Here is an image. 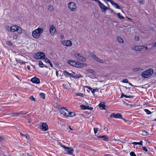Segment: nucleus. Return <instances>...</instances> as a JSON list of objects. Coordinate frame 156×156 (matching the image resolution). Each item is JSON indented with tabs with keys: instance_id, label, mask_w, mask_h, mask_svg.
Wrapping results in <instances>:
<instances>
[{
	"instance_id": "nucleus-4",
	"label": "nucleus",
	"mask_w": 156,
	"mask_h": 156,
	"mask_svg": "<svg viewBox=\"0 0 156 156\" xmlns=\"http://www.w3.org/2000/svg\"><path fill=\"white\" fill-rule=\"evenodd\" d=\"M59 145L64 149V151L66 152L67 153L69 154H72L73 151V149L72 148H69L66 147L65 146L62 145L61 144L59 143Z\"/></svg>"
},
{
	"instance_id": "nucleus-7",
	"label": "nucleus",
	"mask_w": 156,
	"mask_h": 156,
	"mask_svg": "<svg viewBox=\"0 0 156 156\" xmlns=\"http://www.w3.org/2000/svg\"><path fill=\"white\" fill-rule=\"evenodd\" d=\"M96 2H98V4H99V6L101 9V11L103 12H105L108 8L99 0L96 1Z\"/></svg>"
},
{
	"instance_id": "nucleus-33",
	"label": "nucleus",
	"mask_w": 156,
	"mask_h": 156,
	"mask_svg": "<svg viewBox=\"0 0 156 156\" xmlns=\"http://www.w3.org/2000/svg\"><path fill=\"white\" fill-rule=\"evenodd\" d=\"M10 27L9 25H6L5 26V28L6 30H7L9 31H10Z\"/></svg>"
},
{
	"instance_id": "nucleus-35",
	"label": "nucleus",
	"mask_w": 156,
	"mask_h": 156,
	"mask_svg": "<svg viewBox=\"0 0 156 156\" xmlns=\"http://www.w3.org/2000/svg\"><path fill=\"white\" fill-rule=\"evenodd\" d=\"M99 130V129L98 128H94V133L95 134H96L98 133V132Z\"/></svg>"
},
{
	"instance_id": "nucleus-13",
	"label": "nucleus",
	"mask_w": 156,
	"mask_h": 156,
	"mask_svg": "<svg viewBox=\"0 0 156 156\" xmlns=\"http://www.w3.org/2000/svg\"><path fill=\"white\" fill-rule=\"evenodd\" d=\"M40 129L43 131H45L48 129V126L46 123H42L41 126L40 127Z\"/></svg>"
},
{
	"instance_id": "nucleus-62",
	"label": "nucleus",
	"mask_w": 156,
	"mask_h": 156,
	"mask_svg": "<svg viewBox=\"0 0 156 156\" xmlns=\"http://www.w3.org/2000/svg\"><path fill=\"white\" fill-rule=\"evenodd\" d=\"M27 68H28V69H30V66H27Z\"/></svg>"
},
{
	"instance_id": "nucleus-1",
	"label": "nucleus",
	"mask_w": 156,
	"mask_h": 156,
	"mask_svg": "<svg viewBox=\"0 0 156 156\" xmlns=\"http://www.w3.org/2000/svg\"><path fill=\"white\" fill-rule=\"evenodd\" d=\"M70 73H69L66 71H64V75L66 77H72L75 79L79 78L82 76V75L80 74H76L75 73L71 71H70Z\"/></svg>"
},
{
	"instance_id": "nucleus-22",
	"label": "nucleus",
	"mask_w": 156,
	"mask_h": 156,
	"mask_svg": "<svg viewBox=\"0 0 156 156\" xmlns=\"http://www.w3.org/2000/svg\"><path fill=\"white\" fill-rule=\"evenodd\" d=\"M143 70V69L140 67H138L133 69L134 72L140 71Z\"/></svg>"
},
{
	"instance_id": "nucleus-42",
	"label": "nucleus",
	"mask_w": 156,
	"mask_h": 156,
	"mask_svg": "<svg viewBox=\"0 0 156 156\" xmlns=\"http://www.w3.org/2000/svg\"><path fill=\"white\" fill-rule=\"evenodd\" d=\"M122 82L124 83H128L129 81L127 79H124L122 80Z\"/></svg>"
},
{
	"instance_id": "nucleus-15",
	"label": "nucleus",
	"mask_w": 156,
	"mask_h": 156,
	"mask_svg": "<svg viewBox=\"0 0 156 156\" xmlns=\"http://www.w3.org/2000/svg\"><path fill=\"white\" fill-rule=\"evenodd\" d=\"M60 111L61 113L63 115L66 116L68 111L65 108H61Z\"/></svg>"
},
{
	"instance_id": "nucleus-50",
	"label": "nucleus",
	"mask_w": 156,
	"mask_h": 156,
	"mask_svg": "<svg viewBox=\"0 0 156 156\" xmlns=\"http://www.w3.org/2000/svg\"><path fill=\"white\" fill-rule=\"evenodd\" d=\"M143 143V141H140V142H138V144L142 145Z\"/></svg>"
},
{
	"instance_id": "nucleus-53",
	"label": "nucleus",
	"mask_w": 156,
	"mask_h": 156,
	"mask_svg": "<svg viewBox=\"0 0 156 156\" xmlns=\"http://www.w3.org/2000/svg\"><path fill=\"white\" fill-rule=\"evenodd\" d=\"M48 63H49V65H50V66L51 67H53V66L52 64L51 63V62H50H50H49Z\"/></svg>"
},
{
	"instance_id": "nucleus-56",
	"label": "nucleus",
	"mask_w": 156,
	"mask_h": 156,
	"mask_svg": "<svg viewBox=\"0 0 156 156\" xmlns=\"http://www.w3.org/2000/svg\"><path fill=\"white\" fill-rule=\"evenodd\" d=\"M135 39L136 41H138V37L136 36V37H135Z\"/></svg>"
},
{
	"instance_id": "nucleus-24",
	"label": "nucleus",
	"mask_w": 156,
	"mask_h": 156,
	"mask_svg": "<svg viewBox=\"0 0 156 156\" xmlns=\"http://www.w3.org/2000/svg\"><path fill=\"white\" fill-rule=\"evenodd\" d=\"M112 5L115 8H116L119 9L120 8V7L116 3L113 2V3L112 4Z\"/></svg>"
},
{
	"instance_id": "nucleus-52",
	"label": "nucleus",
	"mask_w": 156,
	"mask_h": 156,
	"mask_svg": "<svg viewBox=\"0 0 156 156\" xmlns=\"http://www.w3.org/2000/svg\"><path fill=\"white\" fill-rule=\"evenodd\" d=\"M108 2H110V3L112 4L113 3V1L111 0H106Z\"/></svg>"
},
{
	"instance_id": "nucleus-2",
	"label": "nucleus",
	"mask_w": 156,
	"mask_h": 156,
	"mask_svg": "<svg viewBox=\"0 0 156 156\" xmlns=\"http://www.w3.org/2000/svg\"><path fill=\"white\" fill-rule=\"evenodd\" d=\"M153 73L152 69L150 68L144 71L141 74V76L144 78H147L151 76Z\"/></svg>"
},
{
	"instance_id": "nucleus-43",
	"label": "nucleus",
	"mask_w": 156,
	"mask_h": 156,
	"mask_svg": "<svg viewBox=\"0 0 156 156\" xmlns=\"http://www.w3.org/2000/svg\"><path fill=\"white\" fill-rule=\"evenodd\" d=\"M7 44L9 46H11L12 45V42L11 41H8L7 42Z\"/></svg>"
},
{
	"instance_id": "nucleus-6",
	"label": "nucleus",
	"mask_w": 156,
	"mask_h": 156,
	"mask_svg": "<svg viewBox=\"0 0 156 156\" xmlns=\"http://www.w3.org/2000/svg\"><path fill=\"white\" fill-rule=\"evenodd\" d=\"M34 57L36 59H42L45 57V55L43 52H39L35 54Z\"/></svg>"
},
{
	"instance_id": "nucleus-46",
	"label": "nucleus",
	"mask_w": 156,
	"mask_h": 156,
	"mask_svg": "<svg viewBox=\"0 0 156 156\" xmlns=\"http://www.w3.org/2000/svg\"><path fill=\"white\" fill-rule=\"evenodd\" d=\"M143 150L146 152H147V149L145 147H143Z\"/></svg>"
},
{
	"instance_id": "nucleus-38",
	"label": "nucleus",
	"mask_w": 156,
	"mask_h": 156,
	"mask_svg": "<svg viewBox=\"0 0 156 156\" xmlns=\"http://www.w3.org/2000/svg\"><path fill=\"white\" fill-rule=\"evenodd\" d=\"M76 95L77 96H81V97H83L84 94L81 93H78L76 94Z\"/></svg>"
},
{
	"instance_id": "nucleus-32",
	"label": "nucleus",
	"mask_w": 156,
	"mask_h": 156,
	"mask_svg": "<svg viewBox=\"0 0 156 156\" xmlns=\"http://www.w3.org/2000/svg\"><path fill=\"white\" fill-rule=\"evenodd\" d=\"M87 71L88 73H90L92 74H93L94 71L92 69H88L87 70Z\"/></svg>"
},
{
	"instance_id": "nucleus-21",
	"label": "nucleus",
	"mask_w": 156,
	"mask_h": 156,
	"mask_svg": "<svg viewBox=\"0 0 156 156\" xmlns=\"http://www.w3.org/2000/svg\"><path fill=\"white\" fill-rule=\"evenodd\" d=\"M75 115L76 114L74 112H69L68 111V113H67V115L66 117H73L75 116Z\"/></svg>"
},
{
	"instance_id": "nucleus-25",
	"label": "nucleus",
	"mask_w": 156,
	"mask_h": 156,
	"mask_svg": "<svg viewBox=\"0 0 156 156\" xmlns=\"http://www.w3.org/2000/svg\"><path fill=\"white\" fill-rule=\"evenodd\" d=\"M16 59L17 62L20 63L21 64H25L27 62H24L19 59Z\"/></svg>"
},
{
	"instance_id": "nucleus-18",
	"label": "nucleus",
	"mask_w": 156,
	"mask_h": 156,
	"mask_svg": "<svg viewBox=\"0 0 156 156\" xmlns=\"http://www.w3.org/2000/svg\"><path fill=\"white\" fill-rule=\"evenodd\" d=\"M87 65L83 63H80L79 62H76V66L78 68H82L84 66H85Z\"/></svg>"
},
{
	"instance_id": "nucleus-5",
	"label": "nucleus",
	"mask_w": 156,
	"mask_h": 156,
	"mask_svg": "<svg viewBox=\"0 0 156 156\" xmlns=\"http://www.w3.org/2000/svg\"><path fill=\"white\" fill-rule=\"evenodd\" d=\"M10 31L12 32H13L16 31L19 34H20L22 32L21 28L17 26H12L10 27Z\"/></svg>"
},
{
	"instance_id": "nucleus-49",
	"label": "nucleus",
	"mask_w": 156,
	"mask_h": 156,
	"mask_svg": "<svg viewBox=\"0 0 156 156\" xmlns=\"http://www.w3.org/2000/svg\"><path fill=\"white\" fill-rule=\"evenodd\" d=\"M85 87H87V88L88 89L90 90H91L92 89V88H91V87H90L89 86H86Z\"/></svg>"
},
{
	"instance_id": "nucleus-8",
	"label": "nucleus",
	"mask_w": 156,
	"mask_h": 156,
	"mask_svg": "<svg viewBox=\"0 0 156 156\" xmlns=\"http://www.w3.org/2000/svg\"><path fill=\"white\" fill-rule=\"evenodd\" d=\"M69 8L72 11H75L76 10V4L74 2H70L68 4Z\"/></svg>"
},
{
	"instance_id": "nucleus-37",
	"label": "nucleus",
	"mask_w": 156,
	"mask_h": 156,
	"mask_svg": "<svg viewBox=\"0 0 156 156\" xmlns=\"http://www.w3.org/2000/svg\"><path fill=\"white\" fill-rule=\"evenodd\" d=\"M30 99L34 101H35V98L33 96H31L30 98Z\"/></svg>"
},
{
	"instance_id": "nucleus-41",
	"label": "nucleus",
	"mask_w": 156,
	"mask_h": 156,
	"mask_svg": "<svg viewBox=\"0 0 156 156\" xmlns=\"http://www.w3.org/2000/svg\"><path fill=\"white\" fill-rule=\"evenodd\" d=\"M130 154L131 156H136L133 152H131L130 153Z\"/></svg>"
},
{
	"instance_id": "nucleus-14",
	"label": "nucleus",
	"mask_w": 156,
	"mask_h": 156,
	"mask_svg": "<svg viewBox=\"0 0 156 156\" xmlns=\"http://www.w3.org/2000/svg\"><path fill=\"white\" fill-rule=\"evenodd\" d=\"M50 32L51 35H54L56 32V29L53 26H51L49 28Z\"/></svg>"
},
{
	"instance_id": "nucleus-51",
	"label": "nucleus",
	"mask_w": 156,
	"mask_h": 156,
	"mask_svg": "<svg viewBox=\"0 0 156 156\" xmlns=\"http://www.w3.org/2000/svg\"><path fill=\"white\" fill-rule=\"evenodd\" d=\"M152 46L153 47H156V42L155 43H154L152 45Z\"/></svg>"
},
{
	"instance_id": "nucleus-34",
	"label": "nucleus",
	"mask_w": 156,
	"mask_h": 156,
	"mask_svg": "<svg viewBox=\"0 0 156 156\" xmlns=\"http://www.w3.org/2000/svg\"><path fill=\"white\" fill-rule=\"evenodd\" d=\"M144 110L147 114H150L151 113V112L147 109H144Z\"/></svg>"
},
{
	"instance_id": "nucleus-31",
	"label": "nucleus",
	"mask_w": 156,
	"mask_h": 156,
	"mask_svg": "<svg viewBox=\"0 0 156 156\" xmlns=\"http://www.w3.org/2000/svg\"><path fill=\"white\" fill-rule=\"evenodd\" d=\"M40 97L42 98H45V94L43 93H41L40 94Z\"/></svg>"
},
{
	"instance_id": "nucleus-36",
	"label": "nucleus",
	"mask_w": 156,
	"mask_h": 156,
	"mask_svg": "<svg viewBox=\"0 0 156 156\" xmlns=\"http://www.w3.org/2000/svg\"><path fill=\"white\" fill-rule=\"evenodd\" d=\"M143 134L144 136L148 135V133L145 130H144L142 131Z\"/></svg>"
},
{
	"instance_id": "nucleus-30",
	"label": "nucleus",
	"mask_w": 156,
	"mask_h": 156,
	"mask_svg": "<svg viewBox=\"0 0 156 156\" xmlns=\"http://www.w3.org/2000/svg\"><path fill=\"white\" fill-rule=\"evenodd\" d=\"M39 66L41 67H44V65L41 61H40L39 62Z\"/></svg>"
},
{
	"instance_id": "nucleus-27",
	"label": "nucleus",
	"mask_w": 156,
	"mask_h": 156,
	"mask_svg": "<svg viewBox=\"0 0 156 156\" xmlns=\"http://www.w3.org/2000/svg\"><path fill=\"white\" fill-rule=\"evenodd\" d=\"M117 15L118 16L120 20H123L124 19V17L123 16H122L120 14V13H119L117 14Z\"/></svg>"
},
{
	"instance_id": "nucleus-59",
	"label": "nucleus",
	"mask_w": 156,
	"mask_h": 156,
	"mask_svg": "<svg viewBox=\"0 0 156 156\" xmlns=\"http://www.w3.org/2000/svg\"><path fill=\"white\" fill-rule=\"evenodd\" d=\"M129 85H130L131 86H133V85L130 83L129 82L128 83Z\"/></svg>"
},
{
	"instance_id": "nucleus-19",
	"label": "nucleus",
	"mask_w": 156,
	"mask_h": 156,
	"mask_svg": "<svg viewBox=\"0 0 156 156\" xmlns=\"http://www.w3.org/2000/svg\"><path fill=\"white\" fill-rule=\"evenodd\" d=\"M80 107L82 109H89L91 110L93 109L92 107H90L89 106H87L84 105H81Z\"/></svg>"
},
{
	"instance_id": "nucleus-29",
	"label": "nucleus",
	"mask_w": 156,
	"mask_h": 156,
	"mask_svg": "<svg viewBox=\"0 0 156 156\" xmlns=\"http://www.w3.org/2000/svg\"><path fill=\"white\" fill-rule=\"evenodd\" d=\"M123 96H124V97H126V98H133V96H130V95L127 96V95H124L123 94H122L121 95V98H122Z\"/></svg>"
},
{
	"instance_id": "nucleus-61",
	"label": "nucleus",
	"mask_w": 156,
	"mask_h": 156,
	"mask_svg": "<svg viewBox=\"0 0 156 156\" xmlns=\"http://www.w3.org/2000/svg\"><path fill=\"white\" fill-rule=\"evenodd\" d=\"M56 75L57 76H58V71H56Z\"/></svg>"
},
{
	"instance_id": "nucleus-11",
	"label": "nucleus",
	"mask_w": 156,
	"mask_h": 156,
	"mask_svg": "<svg viewBox=\"0 0 156 156\" xmlns=\"http://www.w3.org/2000/svg\"><path fill=\"white\" fill-rule=\"evenodd\" d=\"M61 42L62 44L67 46H70L72 45L71 41L70 40H63Z\"/></svg>"
},
{
	"instance_id": "nucleus-55",
	"label": "nucleus",
	"mask_w": 156,
	"mask_h": 156,
	"mask_svg": "<svg viewBox=\"0 0 156 156\" xmlns=\"http://www.w3.org/2000/svg\"><path fill=\"white\" fill-rule=\"evenodd\" d=\"M144 0H139V1H140V3L141 4H143V2L144 1Z\"/></svg>"
},
{
	"instance_id": "nucleus-23",
	"label": "nucleus",
	"mask_w": 156,
	"mask_h": 156,
	"mask_svg": "<svg viewBox=\"0 0 156 156\" xmlns=\"http://www.w3.org/2000/svg\"><path fill=\"white\" fill-rule=\"evenodd\" d=\"M99 105L101 109H105V106L104 103L103 102H101L99 104Z\"/></svg>"
},
{
	"instance_id": "nucleus-26",
	"label": "nucleus",
	"mask_w": 156,
	"mask_h": 156,
	"mask_svg": "<svg viewBox=\"0 0 156 156\" xmlns=\"http://www.w3.org/2000/svg\"><path fill=\"white\" fill-rule=\"evenodd\" d=\"M117 40H118V41L120 43H123V41L122 39V38H121L120 37H118L117 38Z\"/></svg>"
},
{
	"instance_id": "nucleus-28",
	"label": "nucleus",
	"mask_w": 156,
	"mask_h": 156,
	"mask_svg": "<svg viewBox=\"0 0 156 156\" xmlns=\"http://www.w3.org/2000/svg\"><path fill=\"white\" fill-rule=\"evenodd\" d=\"M102 138L105 140L107 141L108 140V137L107 135H103L102 136Z\"/></svg>"
},
{
	"instance_id": "nucleus-48",
	"label": "nucleus",
	"mask_w": 156,
	"mask_h": 156,
	"mask_svg": "<svg viewBox=\"0 0 156 156\" xmlns=\"http://www.w3.org/2000/svg\"><path fill=\"white\" fill-rule=\"evenodd\" d=\"M13 37L14 38L16 39H17L18 37L16 35H15L13 36Z\"/></svg>"
},
{
	"instance_id": "nucleus-63",
	"label": "nucleus",
	"mask_w": 156,
	"mask_h": 156,
	"mask_svg": "<svg viewBox=\"0 0 156 156\" xmlns=\"http://www.w3.org/2000/svg\"><path fill=\"white\" fill-rule=\"evenodd\" d=\"M69 129L70 130H73V129L70 127V126H69Z\"/></svg>"
},
{
	"instance_id": "nucleus-39",
	"label": "nucleus",
	"mask_w": 156,
	"mask_h": 156,
	"mask_svg": "<svg viewBox=\"0 0 156 156\" xmlns=\"http://www.w3.org/2000/svg\"><path fill=\"white\" fill-rule=\"evenodd\" d=\"M21 134L22 135V136L25 137L27 139H28L29 137V136H27V135H25L24 134H23L22 133H21Z\"/></svg>"
},
{
	"instance_id": "nucleus-60",
	"label": "nucleus",
	"mask_w": 156,
	"mask_h": 156,
	"mask_svg": "<svg viewBox=\"0 0 156 156\" xmlns=\"http://www.w3.org/2000/svg\"><path fill=\"white\" fill-rule=\"evenodd\" d=\"M2 140V137L0 136V141H1Z\"/></svg>"
},
{
	"instance_id": "nucleus-40",
	"label": "nucleus",
	"mask_w": 156,
	"mask_h": 156,
	"mask_svg": "<svg viewBox=\"0 0 156 156\" xmlns=\"http://www.w3.org/2000/svg\"><path fill=\"white\" fill-rule=\"evenodd\" d=\"M43 59H44L45 60V62H46L47 63H49V62H50V61L49 59H48L47 58H45L44 57V58H43Z\"/></svg>"
},
{
	"instance_id": "nucleus-10",
	"label": "nucleus",
	"mask_w": 156,
	"mask_h": 156,
	"mask_svg": "<svg viewBox=\"0 0 156 156\" xmlns=\"http://www.w3.org/2000/svg\"><path fill=\"white\" fill-rule=\"evenodd\" d=\"M75 57L80 60L83 62H85L86 61V59L83 57V56L79 53H76L75 54Z\"/></svg>"
},
{
	"instance_id": "nucleus-9",
	"label": "nucleus",
	"mask_w": 156,
	"mask_h": 156,
	"mask_svg": "<svg viewBox=\"0 0 156 156\" xmlns=\"http://www.w3.org/2000/svg\"><path fill=\"white\" fill-rule=\"evenodd\" d=\"M90 56L93 59H94L97 62L101 63H103V61L98 58L96 55L91 53L90 54Z\"/></svg>"
},
{
	"instance_id": "nucleus-17",
	"label": "nucleus",
	"mask_w": 156,
	"mask_h": 156,
	"mask_svg": "<svg viewBox=\"0 0 156 156\" xmlns=\"http://www.w3.org/2000/svg\"><path fill=\"white\" fill-rule=\"evenodd\" d=\"M145 46H136L135 47L134 49L136 51H141L144 48Z\"/></svg>"
},
{
	"instance_id": "nucleus-64",
	"label": "nucleus",
	"mask_w": 156,
	"mask_h": 156,
	"mask_svg": "<svg viewBox=\"0 0 156 156\" xmlns=\"http://www.w3.org/2000/svg\"><path fill=\"white\" fill-rule=\"evenodd\" d=\"M121 119L123 120L125 122H126V120L122 118V119Z\"/></svg>"
},
{
	"instance_id": "nucleus-12",
	"label": "nucleus",
	"mask_w": 156,
	"mask_h": 156,
	"mask_svg": "<svg viewBox=\"0 0 156 156\" xmlns=\"http://www.w3.org/2000/svg\"><path fill=\"white\" fill-rule=\"evenodd\" d=\"M110 116L111 117H113L115 118L122 119V115L119 113L117 114L112 113Z\"/></svg>"
},
{
	"instance_id": "nucleus-45",
	"label": "nucleus",
	"mask_w": 156,
	"mask_h": 156,
	"mask_svg": "<svg viewBox=\"0 0 156 156\" xmlns=\"http://www.w3.org/2000/svg\"><path fill=\"white\" fill-rule=\"evenodd\" d=\"M53 9V6H50L49 7V8L48 9L50 11H52Z\"/></svg>"
},
{
	"instance_id": "nucleus-54",
	"label": "nucleus",
	"mask_w": 156,
	"mask_h": 156,
	"mask_svg": "<svg viewBox=\"0 0 156 156\" xmlns=\"http://www.w3.org/2000/svg\"><path fill=\"white\" fill-rule=\"evenodd\" d=\"M133 144L135 145H136L137 144H138V142H133L132 143Z\"/></svg>"
},
{
	"instance_id": "nucleus-47",
	"label": "nucleus",
	"mask_w": 156,
	"mask_h": 156,
	"mask_svg": "<svg viewBox=\"0 0 156 156\" xmlns=\"http://www.w3.org/2000/svg\"><path fill=\"white\" fill-rule=\"evenodd\" d=\"M27 120L28 121V123H29L31 122V121H32V120L31 119V118L28 119Z\"/></svg>"
},
{
	"instance_id": "nucleus-3",
	"label": "nucleus",
	"mask_w": 156,
	"mask_h": 156,
	"mask_svg": "<svg viewBox=\"0 0 156 156\" xmlns=\"http://www.w3.org/2000/svg\"><path fill=\"white\" fill-rule=\"evenodd\" d=\"M43 30L42 29L38 28L34 31L32 32V35L35 38H38L41 34L43 32Z\"/></svg>"
},
{
	"instance_id": "nucleus-16",
	"label": "nucleus",
	"mask_w": 156,
	"mask_h": 156,
	"mask_svg": "<svg viewBox=\"0 0 156 156\" xmlns=\"http://www.w3.org/2000/svg\"><path fill=\"white\" fill-rule=\"evenodd\" d=\"M31 81L34 83H40V82L39 79L37 77H34L31 79Z\"/></svg>"
},
{
	"instance_id": "nucleus-58",
	"label": "nucleus",
	"mask_w": 156,
	"mask_h": 156,
	"mask_svg": "<svg viewBox=\"0 0 156 156\" xmlns=\"http://www.w3.org/2000/svg\"><path fill=\"white\" fill-rule=\"evenodd\" d=\"M97 137L98 138H102V136H98Z\"/></svg>"
},
{
	"instance_id": "nucleus-20",
	"label": "nucleus",
	"mask_w": 156,
	"mask_h": 156,
	"mask_svg": "<svg viewBox=\"0 0 156 156\" xmlns=\"http://www.w3.org/2000/svg\"><path fill=\"white\" fill-rule=\"evenodd\" d=\"M68 63L72 66H76V62L75 61L69 60L68 61Z\"/></svg>"
},
{
	"instance_id": "nucleus-44",
	"label": "nucleus",
	"mask_w": 156,
	"mask_h": 156,
	"mask_svg": "<svg viewBox=\"0 0 156 156\" xmlns=\"http://www.w3.org/2000/svg\"><path fill=\"white\" fill-rule=\"evenodd\" d=\"M98 90V89H92V90H90L91 91V92H92L93 94H94V93L95 91L96 90Z\"/></svg>"
},
{
	"instance_id": "nucleus-57",
	"label": "nucleus",
	"mask_w": 156,
	"mask_h": 156,
	"mask_svg": "<svg viewBox=\"0 0 156 156\" xmlns=\"http://www.w3.org/2000/svg\"><path fill=\"white\" fill-rule=\"evenodd\" d=\"M19 113H15V115H14V116H18L19 115Z\"/></svg>"
}]
</instances>
